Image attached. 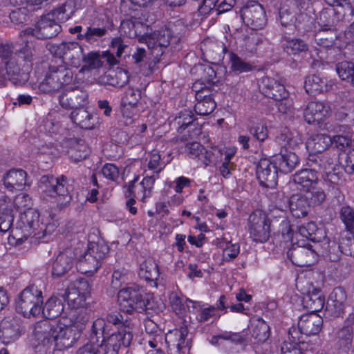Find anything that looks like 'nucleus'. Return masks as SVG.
<instances>
[{
    "label": "nucleus",
    "mask_w": 354,
    "mask_h": 354,
    "mask_svg": "<svg viewBox=\"0 0 354 354\" xmlns=\"http://www.w3.org/2000/svg\"><path fill=\"white\" fill-rule=\"evenodd\" d=\"M71 118L82 129H92L96 123V118L83 107H80L71 113Z\"/></svg>",
    "instance_id": "36"
},
{
    "label": "nucleus",
    "mask_w": 354,
    "mask_h": 354,
    "mask_svg": "<svg viewBox=\"0 0 354 354\" xmlns=\"http://www.w3.org/2000/svg\"><path fill=\"white\" fill-rule=\"evenodd\" d=\"M218 1L219 0H201L198 7V15L203 17L214 15Z\"/></svg>",
    "instance_id": "61"
},
{
    "label": "nucleus",
    "mask_w": 354,
    "mask_h": 354,
    "mask_svg": "<svg viewBox=\"0 0 354 354\" xmlns=\"http://www.w3.org/2000/svg\"><path fill=\"white\" fill-rule=\"evenodd\" d=\"M55 326H57V322H50L46 319L36 323L33 335L38 343V347H43L45 351H47L53 346L55 338Z\"/></svg>",
    "instance_id": "11"
},
{
    "label": "nucleus",
    "mask_w": 354,
    "mask_h": 354,
    "mask_svg": "<svg viewBox=\"0 0 354 354\" xmlns=\"http://www.w3.org/2000/svg\"><path fill=\"white\" fill-rule=\"evenodd\" d=\"M262 93L274 100H281L288 96L283 84L277 78L266 76L263 77L259 84Z\"/></svg>",
    "instance_id": "20"
},
{
    "label": "nucleus",
    "mask_w": 354,
    "mask_h": 354,
    "mask_svg": "<svg viewBox=\"0 0 354 354\" xmlns=\"http://www.w3.org/2000/svg\"><path fill=\"white\" fill-rule=\"evenodd\" d=\"M140 98L141 93L139 90L129 88L126 91L125 95L122 99L121 104L124 106H130L134 107L137 105Z\"/></svg>",
    "instance_id": "62"
},
{
    "label": "nucleus",
    "mask_w": 354,
    "mask_h": 354,
    "mask_svg": "<svg viewBox=\"0 0 354 354\" xmlns=\"http://www.w3.org/2000/svg\"><path fill=\"white\" fill-rule=\"evenodd\" d=\"M169 160L165 162L161 159L159 152L153 150L149 154V160L148 162V168L151 170H156L153 174L158 176L160 172L165 168Z\"/></svg>",
    "instance_id": "54"
},
{
    "label": "nucleus",
    "mask_w": 354,
    "mask_h": 354,
    "mask_svg": "<svg viewBox=\"0 0 354 354\" xmlns=\"http://www.w3.org/2000/svg\"><path fill=\"white\" fill-rule=\"evenodd\" d=\"M101 266V261L88 250L80 256L77 263V270L82 273H93Z\"/></svg>",
    "instance_id": "38"
},
{
    "label": "nucleus",
    "mask_w": 354,
    "mask_h": 354,
    "mask_svg": "<svg viewBox=\"0 0 354 354\" xmlns=\"http://www.w3.org/2000/svg\"><path fill=\"white\" fill-rule=\"evenodd\" d=\"M30 29H25L19 34L20 44L23 46L15 50L13 44L7 43L0 45V65L4 66L6 79L16 83L20 81L21 68L18 58L20 57L26 62H31L35 51V37L31 35Z\"/></svg>",
    "instance_id": "1"
},
{
    "label": "nucleus",
    "mask_w": 354,
    "mask_h": 354,
    "mask_svg": "<svg viewBox=\"0 0 354 354\" xmlns=\"http://www.w3.org/2000/svg\"><path fill=\"white\" fill-rule=\"evenodd\" d=\"M145 40L151 55L158 59L164 53L165 49L171 44H177L180 38L174 35L171 28L162 27L147 36Z\"/></svg>",
    "instance_id": "7"
},
{
    "label": "nucleus",
    "mask_w": 354,
    "mask_h": 354,
    "mask_svg": "<svg viewBox=\"0 0 354 354\" xmlns=\"http://www.w3.org/2000/svg\"><path fill=\"white\" fill-rule=\"evenodd\" d=\"M50 50L72 66L79 67L83 59V48L77 42H62L50 46Z\"/></svg>",
    "instance_id": "10"
},
{
    "label": "nucleus",
    "mask_w": 354,
    "mask_h": 354,
    "mask_svg": "<svg viewBox=\"0 0 354 354\" xmlns=\"http://www.w3.org/2000/svg\"><path fill=\"white\" fill-rule=\"evenodd\" d=\"M69 186L67 178L64 175L57 178L44 175L40 178L39 187L47 196L56 198L57 205L63 207L71 201Z\"/></svg>",
    "instance_id": "5"
},
{
    "label": "nucleus",
    "mask_w": 354,
    "mask_h": 354,
    "mask_svg": "<svg viewBox=\"0 0 354 354\" xmlns=\"http://www.w3.org/2000/svg\"><path fill=\"white\" fill-rule=\"evenodd\" d=\"M282 48L288 55H296L308 50V44L301 39L283 37L281 39Z\"/></svg>",
    "instance_id": "43"
},
{
    "label": "nucleus",
    "mask_w": 354,
    "mask_h": 354,
    "mask_svg": "<svg viewBox=\"0 0 354 354\" xmlns=\"http://www.w3.org/2000/svg\"><path fill=\"white\" fill-rule=\"evenodd\" d=\"M68 153L74 162H80L85 159L89 154V149L85 141L80 138H71L67 141Z\"/></svg>",
    "instance_id": "33"
},
{
    "label": "nucleus",
    "mask_w": 354,
    "mask_h": 354,
    "mask_svg": "<svg viewBox=\"0 0 354 354\" xmlns=\"http://www.w3.org/2000/svg\"><path fill=\"white\" fill-rule=\"evenodd\" d=\"M133 339V335L124 330V334L113 333L105 340L103 338L100 343H97V347L103 354H118L121 346L128 347Z\"/></svg>",
    "instance_id": "14"
},
{
    "label": "nucleus",
    "mask_w": 354,
    "mask_h": 354,
    "mask_svg": "<svg viewBox=\"0 0 354 354\" xmlns=\"http://www.w3.org/2000/svg\"><path fill=\"white\" fill-rule=\"evenodd\" d=\"M118 302L120 310L127 314L143 313L149 304V299L144 297L142 287L136 284L121 289L118 294Z\"/></svg>",
    "instance_id": "4"
},
{
    "label": "nucleus",
    "mask_w": 354,
    "mask_h": 354,
    "mask_svg": "<svg viewBox=\"0 0 354 354\" xmlns=\"http://www.w3.org/2000/svg\"><path fill=\"white\" fill-rule=\"evenodd\" d=\"M55 17V15L53 12L48 13L38 21L35 28L27 29L32 30L31 35L35 39H46L55 37L60 32L62 28Z\"/></svg>",
    "instance_id": "12"
},
{
    "label": "nucleus",
    "mask_w": 354,
    "mask_h": 354,
    "mask_svg": "<svg viewBox=\"0 0 354 354\" xmlns=\"http://www.w3.org/2000/svg\"><path fill=\"white\" fill-rule=\"evenodd\" d=\"M27 174L23 169H10L3 178V185L9 191H20L29 186L26 180Z\"/></svg>",
    "instance_id": "27"
},
{
    "label": "nucleus",
    "mask_w": 354,
    "mask_h": 354,
    "mask_svg": "<svg viewBox=\"0 0 354 354\" xmlns=\"http://www.w3.org/2000/svg\"><path fill=\"white\" fill-rule=\"evenodd\" d=\"M278 167L274 162L261 159L257 167V177L261 186L272 188L277 185Z\"/></svg>",
    "instance_id": "19"
},
{
    "label": "nucleus",
    "mask_w": 354,
    "mask_h": 354,
    "mask_svg": "<svg viewBox=\"0 0 354 354\" xmlns=\"http://www.w3.org/2000/svg\"><path fill=\"white\" fill-rule=\"evenodd\" d=\"M279 19L283 26L287 27L294 24L295 16L293 10L290 6L284 3L279 8Z\"/></svg>",
    "instance_id": "56"
},
{
    "label": "nucleus",
    "mask_w": 354,
    "mask_h": 354,
    "mask_svg": "<svg viewBox=\"0 0 354 354\" xmlns=\"http://www.w3.org/2000/svg\"><path fill=\"white\" fill-rule=\"evenodd\" d=\"M240 13L244 24L252 30L262 29L267 24L266 11L257 1L247 2L241 9Z\"/></svg>",
    "instance_id": "9"
},
{
    "label": "nucleus",
    "mask_w": 354,
    "mask_h": 354,
    "mask_svg": "<svg viewBox=\"0 0 354 354\" xmlns=\"http://www.w3.org/2000/svg\"><path fill=\"white\" fill-rule=\"evenodd\" d=\"M248 228L253 241L266 242L270 237V220L264 212L255 211L248 218Z\"/></svg>",
    "instance_id": "8"
},
{
    "label": "nucleus",
    "mask_w": 354,
    "mask_h": 354,
    "mask_svg": "<svg viewBox=\"0 0 354 354\" xmlns=\"http://www.w3.org/2000/svg\"><path fill=\"white\" fill-rule=\"evenodd\" d=\"M88 93L79 87H70L59 95V104L64 109L75 110L84 107L87 103Z\"/></svg>",
    "instance_id": "13"
},
{
    "label": "nucleus",
    "mask_w": 354,
    "mask_h": 354,
    "mask_svg": "<svg viewBox=\"0 0 354 354\" xmlns=\"http://www.w3.org/2000/svg\"><path fill=\"white\" fill-rule=\"evenodd\" d=\"M331 145V139L326 134H316L308 139L306 147L310 153H319L326 150Z\"/></svg>",
    "instance_id": "37"
},
{
    "label": "nucleus",
    "mask_w": 354,
    "mask_h": 354,
    "mask_svg": "<svg viewBox=\"0 0 354 354\" xmlns=\"http://www.w3.org/2000/svg\"><path fill=\"white\" fill-rule=\"evenodd\" d=\"M326 80L319 75H312L306 77L304 82L306 91L310 95H317L326 89Z\"/></svg>",
    "instance_id": "41"
},
{
    "label": "nucleus",
    "mask_w": 354,
    "mask_h": 354,
    "mask_svg": "<svg viewBox=\"0 0 354 354\" xmlns=\"http://www.w3.org/2000/svg\"><path fill=\"white\" fill-rule=\"evenodd\" d=\"M336 71L339 77L345 81L350 82L354 75V64L351 62H342L336 64Z\"/></svg>",
    "instance_id": "53"
},
{
    "label": "nucleus",
    "mask_w": 354,
    "mask_h": 354,
    "mask_svg": "<svg viewBox=\"0 0 354 354\" xmlns=\"http://www.w3.org/2000/svg\"><path fill=\"white\" fill-rule=\"evenodd\" d=\"M354 17V6L344 1L342 4L335 8H326L322 11L320 20L326 23V26H333L335 21H349V17Z\"/></svg>",
    "instance_id": "17"
},
{
    "label": "nucleus",
    "mask_w": 354,
    "mask_h": 354,
    "mask_svg": "<svg viewBox=\"0 0 354 354\" xmlns=\"http://www.w3.org/2000/svg\"><path fill=\"white\" fill-rule=\"evenodd\" d=\"M273 161L281 172L287 174L291 172L299 163V158L290 151L286 150L274 156Z\"/></svg>",
    "instance_id": "29"
},
{
    "label": "nucleus",
    "mask_w": 354,
    "mask_h": 354,
    "mask_svg": "<svg viewBox=\"0 0 354 354\" xmlns=\"http://www.w3.org/2000/svg\"><path fill=\"white\" fill-rule=\"evenodd\" d=\"M106 322L112 324L117 328L118 330L116 333L124 334L125 330L127 332L129 331L130 335H133V324L131 323V319H124L123 315L120 313L108 314L106 317Z\"/></svg>",
    "instance_id": "42"
},
{
    "label": "nucleus",
    "mask_w": 354,
    "mask_h": 354,
    "mask_svg": "<svg viewBox=\"0 0 354 354\" xmlns=\"http://www.w3.org/2000/svg\"><path fill=\"white\" fill-rule=\"evenodd\" d=\"M87 250L102 261L109 253V248L104 241L99 239L97 241H89Z\"/></svg>",
    "instance_id": "48"
},
{
    "label": "nucleus",
    "mask_w": 354,
    "mask_h": 354,
    "mask_svg": "<svg viewBox=\"0 0 354 354\" xmlns=\"http://www.w3.org/2000/svg\"><path fill=\"white\" fill-rule=\"evenodd\" d=\"M55 338L53 345L54 350H64L71 348L80 338V335L75 328L64 326L59 319L55 326Z\"/></svg>",
    "instance_id": "16"
},
{
    "label": "nucleus",
    "mask_w": 354,
    "mask_h": 354,
    "mask_svg": "<svg viewBox=\"0 0 354 354\" xmlns=\"http://www.w3.org/2000/svg\"><path fill=\"white\" fill-rule=\"evenodd\" d=\"M39 214L35 209L25 210L20 214V218L17 223L16 227L11 230V237L20 244L30 236L41 239V232L44 230V224L39 223ZM11 242L10 236L8 237Z\"/></svg>",
    "instance_id": "2"
},
{
    "label": "nucleus",
    "mask_w": 354,
    "mask_h": 354,
    "mask_svg": "<svg viewBox=\"0 0 354 354\" xmlns=\"http://www.w3.org/2000/svg\"><path fill=\"white\" fill-rule=\"evenodd\" d=\"M324 255L327 257L332 262H337L339 260L342 252L339 243L332 241L328 242V246L324 248Z\"/></svg>",
    "instance_id": "59"
},
{
    "label": "nucleus",
    "mask_w": 354,
    "mask_h": 354,
    "mask_svg": "<svg viewBox=\"0 0 354 354\" xmlns=\"http://www.w3.org/2000/svg\"><path fill=\"white\" fill-rule=\"evenodd\" d=\"M328 113V107L322 102H310L304 112L305 120L311 124L319 122L326 117Z\"/></svg>",
    "instance_id": "31"
},
{
    "label": "nucleus",
    "mask_w": 354,
    "mask_h": 354,
    "mask_svg": "<svg viewBox=\"0 0 354 354\" xmlns=\"http://www.w3.org/2000/svg\"><path fill=\"white\" fill-rule=\"evenodd\" d=\"M14 215L11 206L8 205L3 207L0 205V230L2 232L9 231L12 226Z\"/></svg>",
    "instance_id": "47"
},
{
    "label": "nucleus",
    "mask_w": 354,
    "mask_h": 354,
    "mask_svg": "<svg viewBox=\"0 0 354 354\" xmlns=\"http://www.w3.org/2000/svg\"><path fill=\"white\" fill-rule=\"evenodd\" d=\"M100 54L97 52H90L86 55L83 54L82 62L84 65L82 70L98 69L103 66V62L101 60Z\"/></svg>",
    "instance_id": "50"
},
{
    "label": "nucleus",
    "mask_w": 354,
    "mask_h": 354,
    "mask_svg": "<svg viewBox=\"0 0 354 354\" xmlns=\"http://www.w3.org/2000/svg\"><path fill=\"white\" fill-rule=\"evenodd\" d=\"M10 19L12 24L17 26H23L29 21L28 11L25 8H21L12 10L10 13Z\"/></svg>",
    "instance_id": "58"
},
{
    "label": "nucleus",
    "mask_w": 354,
    "mask_h": 354,
    "mask_svg": "<svg viewBox=\"0 0 354 354\" xmlns=\"http://www.w3.org/2000/svg\"><path fill=\"white\" fill-rule=\"evenodd\" d=\"M323 319L317 313H308L301 315L298 326L306 336L318 334L322 328Z\"/></svg>",
    "instance_id": "24"
},
{
    "label": "nucleus",
    "mask_w": 354,
    "mask_h": 354,
    "mask_svg": "<svg viewBox=\"0 0 354 354\" xmlns=\"http://www.w3.org/2000/svg\"><path fill=\"white\" fill-rule=\"evenodd\" d=\"M75 80L74 72L66 65H50L39 90L44 93H53L71 84Z\"/></svg>",
    "instance_id": "3"
},
{
    "label": "nucleus",
    "mask_w": 354,
    "mask_h": 354,
    "mask_svg": "<svg viewBox=\"0 0 354 354\" xmlns=\"http://www.w3.org/2000/svg\"><path fill=\"white\" fill-rule=\"evenodd\" d=\"M287 257L295 266L303 267L313 265L317 260V254L312 245H292L287 252Z\"/></svg>",
    "instance_id": "15"
},
{
    "label": "nucleus",
    "mask_w": 354,
    "mask_h": 354,
    "mask_svg": "<svg viewBox=\"0 0 354 354\" xmlns=\"http://www.w3.org/2000/svg\"><path fill=\"white\" fill-rule=\"evenodd\" d=\"M248 130L259 141L263 142L268 138V128L263 122L253 123L248 127Z\"/></svg>",
    "instance_id": "57"
},
{
    "label": "nucleus",
    "mask_w": 354,
    "mask_h": 354,
    "mask_svg": "<svg viewBox=\"0 0 354 354\" xmlns=\"http://www.w3.org/2000/svg\"><path fill=\"white\" fill-rule=\"evenodd\" d=\"M302 304L310 313H316L324 306L325 298L320 290L314 289L303 297Z\"/></svg>",
    "instance_id": "35"
},
{
    "label": "nucleus",
    "mask_w": 354,
    "mask_h": 354,
    "mask_svg": "<svg viewBox=\"0 0 354 354\" xmlns=\"http://www.w3.org/2000/svg\"><path fill=\"white\" fill-rule=\"evenodd\" d=\"M230 61L231 69L234 72L241 73L250 71L252 69V64L249 62L245 61L232 52L230 54Z\"/></svg>",
    "instance_id": "51"
},
{
    "label": "nucleus",
    "mask_w": 354,
    "mask_h": 354,
    "mask_svg": "<svg viewBox=\"0 0 354 354\" xmlns=\"http://www.w3.org/2000/svg\"><path fill=\"white\" fill-rule=\"evenodd\" d=\"M335 344L340 354H347L353 348V328L351 326H345L337 332Z\"/></svg>",
    "instance_id": "32"
},
{
    "label": "nucleus",
    "mask_w": 354,
    "mask_h": 354,
    "mask_svg": "<svg viewBox=\"0 0 354 354\" xmlns=\"http://www.w3.org/2000/svg\"><path fill=\"white\" fill-rule=\"evenodd\" d=\"M308 337L301 332V330L297 325V327L292 326L289 329L288 340H286L283 343H291L292 344L299 346L304 339H306Z\"/></svg>",
    "instance_id": "63"
},
{
    "label": "nucleus",
    "mask_w": 354,
    "mask_h": 354,
    "mask_svg": "<svg viewBox=\"0 0 354 354\" xmlns=\"http://www.w3.org/2000/svg\"><path fill=\"white\" fill-rule=\"evenodd\" d=\"M106 77L109 84L115 87L122 88L129 82L128 73L122 68L112 71Z\"/></svg>",
    "instance_id": "49"
},
{
    "label": "nucleus",
    "mask_w": 354,
    "mask_h": 354,
    "mask_svg": "<svg viewBox=\"0 0 354 354\" xmlns=\"http://www.w3.org/2000/svg\"><path fill=\"white\" fill-rule=\"evenodd\" d=\"M345 290L341 287L333 289L330 293L326 306V311L330 316L338 317L342 315L346 301Z\"/></svg>",
    "instance_id": "22"
},
{
    "label": "nucleus",
    "mask_w": 354,
    "mask_h": 354,
    "mask_svg": "<svg viewBox=\"0 0 354 354\" xmlns=\"http://www.w3.org/2000/svg\"><path fill=\"white\" fill-rule=\"evenodd\" d=\"M21 322L16 317H6L0 324V337L4 344L16 340L21 334Z\"/></svg>",
    "instance_id": "23"
},
{
    "label": "nucleus",
    "mask_w": 354,
    "mask_h": 354,
    "mask_svg": "<svg viewBox=\"0 0 354 354\" xmlns=\"http://www.w3.org/2000/svg\"><path fill=\"white\" fill-rule=\"evenodd\" d=\"M61 296L64 301H68L69 306H72L75 308H79L86 300L76 290H74V288L71 284Z\"/></svg>",
    "instance_id": "46"
},
{
    "label": "nucleus",
    "mask_w": 354,
    "mask_h": 354,
    "mask_svg": "<svg viewBox=\"0 0 354 354\" xmlns=\"http://www.w3.org/2000/svg\"><path fill=\"white\" fill-rule=\"evenodd\" d=\"M74 257L71 249L60 252L53 263V276L59 277L66 274L73 267Z\"/></svg>",
    "instance_id": "25"
},
{
    "label": "nucleus",
    "mask_w": 354,
    "mask_h": 354,
    "mask_svg": "<svg viewBox=\"0 0 354 354\" xmlns=\"http://www.w3.org/2000/svg\"><path fill=\"white\" fill-rule=\"evenodd\" d=\"M43 304L42 292L35 285L26 287L16 301V310L30 318L39 315Z\"/></svg>",
    "instance_id": "6"
},
{
    "label": "nucleus",
    "mask_w": 354,
    "mask_h": 354,
    "mask_svg": "<svg viewBox=\"0 0 354 354\" xmlns=\"http://www.w3.org/2000/svg\"><path fill=\"white\" fill-rule=\"evenodd\" d=\"M252 336L258 342H265L270 336V326L266 322L258 318L254 322L252 329Z\"/></svg>",
    "instance_id": "45"
},
{
    "label": "nucleus",
    "mask_w": 354,
    "mask_h": 354,
    "mask_svg": "<svg viewBox=\"0 0 354 354\" xmlns=\"http://www.w3.org/2000/svg\"><path fill=\"white\" fill-rule=\"evenodd\" d=\"M64 304L60 299L51 297L47 300L41 312L46 320H49L60 316L64 311Z\"/></svg>",
    "instance_id": "40"
},
{
    "label": "nucleus",
    "mask_w": 354,
    "mask_h": 354,
    "mask_svg": "<svg viewBox=\"0 0 354 354\" xmlns=\"http://www.w3.org/2000/svg\"><path fill=\"white\" fill-rule=\"evenodd\" d=\"M335 34L330 28L318 30L315 35V40L317 44L321 48L315 49L317 57L322 61H328L326 53L332 54L335 51L333 44Z\"/></svg>",
    "instance_id": "21"
},
{
    "label": "nucleus",
    "mask_w": 354,
    "mask_h": 354,
    "mask_svg": "<svg viewBox=\"0 0 354 354\" xmlns=\"http://www.w3.org/2000/svg\"><path fill=\"white\" fill-rule=\"evenodd\" d=\"M194 121L195 117L193 113L191 111L185 110L175 117L170 125L179 133H182L185 129H188L189 138L194 139L201 133V128Z\"/></svg>",
    "instance_id": "18"
},
{
    "label": "nucleus",
    "mask_w": 354,
    "mask_h": 354,
    "mask_svg": "<svg viewBox=\"0 0 354 354\" xmlns=\"http://www.w3.org/2000/svg\"><path fill=\"white\" fill-rule=\"evenodd\" d=\"M236 44L240 46L242 50L253 55L256 53L257 46L262 44L263 39L262 36L259 35L254 31L239 32H237Z\"/></svg>",
    "instance_id": "26"
},
{
    "label": "nucleus",
    "mask_w": 354,
    "mask_h": 354,
    "mask_svg": "<svg viewBox=\"0 0 354 354\" xmlns=\"http://www.w3.org/2000/svg\"><path fill=\"white\" fill-rule=\"evenodd\" d=\"M106 323V319L102 318H97L93 322L91 334V340H92V338L93 337L94 341L97 343L100 338H102V339L104 338V334L105 332Z\"/></svg>",
    "instance_id": "60"
},
{
    "label": "nucleus",
    "mask_w": 354,
    "mask_h": 354,
    "mask_svg": "<svg viewBox=\"0 0 354 354\" xmlns=\"http://www.w3.org/2000/svg\"><path fill=\"white\" fill-rule=\"evenodd\" d=\"M292 181L306 191L314 188L318 183V175L315 169H302L292 176Z\"/></svg>",
    "instance_id": "28"
},
{
    "label": "nucleus",
    "mask_w": 354,
    "mask_h": 354,
    "mask_svg": "<svg viewBox=\"0 0 354 354\" xmlns=\"http://www.w3.org/2000/svg\"><path fill=\"white\" fill-rule=\"evenodd\" d=\"M77 10L76 0H67L62 7L54 10L52 12L58 21H66L70 19Z\"/></svg>",
    "instance_id": "44"
},
{
    "label": "nucleus",
    "mask_w": 354,
    "mask_h": 354,
    "mask_svg": "<svg viewBox=\"0 0 354 354\" xmlns=\"http://www.w3.org/2000/svg\"><path fill=\"white\" fill-rule=\"evenodd\" d=\"M88 37V44H94L102 39L107 33L106 27H93L89 26L86 28Z\"/></svg>",
    "instance_id": "64"
},
{
    "label": "nucleus",
    "mask_w": 354,
    "mask_h": 354,
    "mask_svg": "<svg viewBox=\"0 0 354 354\" xmlns=\"http://www.w3.org/2000/svg\"><path fill=\"white\" fill-rule=\"evenodd\" d=\"M216 106V102L213 98H209L207 100H196L194 106V111L201 115H207L212 113Z\"/></svg>",
    "instance_id": "55"
},
{
    "label": "nucleus",
    "mask_w": 354,
    "mask_h": 354,
    "mask_svg": "<svg viewBox=\"0 0 354 354\" xmlns=\"http://www.w3.org/2000/svg\"><path fill=\"white\" fill-rule=\"evenodd\" d=\"M339 216L346 230L352 234L354 229V209L350 206H343L339 211Z\"/></svg>",
    "instance_id": "52"
},
{
    "label": "nucleus",
    "mask_w": 354,
    "mask_h": 354,
    "mask_svg": "<svg viewBox=\"0 0 354 354\" xmlns=\"http://www.w3.org/2000/svg\"><path fill=\"white\" fill-rule=\"evenodd\" d=\"M289 208L291 214L296 218L307 216L310 209L308 197L301 194H293L289 199Z\"/></svg>",
    "instance_id": "34"
},
{
    "label": "nucleus",
    "mask_w": 354,
    "mask_h": 354,
    "mask_svg": "<svg viewBox=\"0 0 354 354\" xmlns=\"http://www.w3.org/2000/svg\"><path fill=\"white\" fill-rule=\"evenodd\" d=\"M88 315L84 309H76L70 312L68 316L60 317L62 324L71 326L75 328L79 334L84 329L85 326L88 321Z\"/></svg>",
    "instance_id": "30"
},
{
    "label": "nucleus",
    "mask_w": 354,
    "mask_h": 354,
    "mask_svg": "<svg viewBox=\"0 0 354 354\" xmlns=\"http://www.w3.org/2000/svg\"><path fill=\"white\" fill-rule=\"evenodd\" d=\"M159 274L158 266L153 259L148 258L141 263L139 276L147 281L153 282L155 286H157L156 281Z\"/></svg>",
    "instance_id": "39"
}]
</instances>
